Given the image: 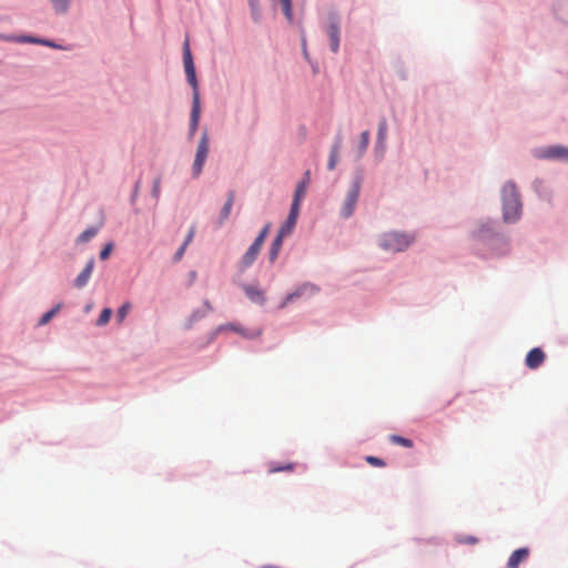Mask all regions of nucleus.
Wrapping results in <instances>:
<instances>
[{
  "mask_svg": "<svg viewBox=\"0 0 568 568\" xmlns=\"http://www.w3.org/2000/svg\"><path fill=\"white\" fill-rule=\"evenodd\" d=\"M457 541L459 544H468V545H475L478 542V539L474 536H459L457 538Z\"/></svg>",
  "mask_w": 568,
  "mask_h": 568,
  "instance_id": "nucleus-33",
  "label": "nucleus"
},
{
  "mask_svg": "<svg viewBox=\"0 0 568 568\" xmlns=\"http://www.w3.org/2000/svg\"><path fill=\"white\" fill-rule=\"evenodd\" d=\"M302 181H307V185L310 184V181H311V172L310 171H306L304 173V178Z\"/></svg>",
  "mask_w": 568,
  "mask_h": 568,
  "instance_id": "nucleus-38",
  "label": "nucleus"
},
{
  "mask_svg": "<svg viewBox=\"0 0 568 568\" xmlns=\"http://www.w3.org/2000/svg\"><path fill=\"white\" fill-rule=\"evenodd\" d=\"M368 143H369V132L364 131L361 134L359 152H358L359 155H363L365 153V151L367 150Z\"/></svg>",
  "mask_w": 568,
  "mask_h": 568,
  "instance_id": "nucleus-28",
  "label": "nucleus"
},
{
  "mask_svg": "<svg viewBox=\"0 0 568 568\" xmlns=\"http://www.w3.org/2000/svg\"><path fill=\"white\" fill-rule=\"evenodd\" d=\"M529 554L530 550L527 547L516 549L508 558L507 568H518L521 562L528 559Z\"/></svg>",
  "mask_w": 568,
  "mask_h": 568,
  "instance_id": "nucleus-9",
  "label": "nucleus"
},
{
  "mask_svg": "<svg viewBox=\"0 0 568 568\" xmlns=\"http://www.w3.org/2000/svg\"><path fill=\"white\" fill-rule=\"evenodd\" d=\"M194 234H195V229L191 227V230L189 231L186 239L182 245L187 246L192 242Z\"/></svg>",
  "mask_w": 568,
  "mask_h": 568,
  "instance_id": "nucleus-36",
  "label": "nucleus"
},
{
  "mask_svg": "<svg viewBox=\"0 0 568 568\" xmlns=\"http://www.w3.org/2000/svg\"><path fill=\"white\" fill-rule=\"evenodd\" d=\"M60 307H61L60 305H57V306H55V307H53L52 310H50V311H48L47 313H44V314L40 317V320H39V322H38V325H39V326H43V325L48 324V323L51 321V318H52V317H53V316L59 312Z\"/></svg>",
  "mask_w": 568,
  "mask_h": 568,
  "instance_id": "nucleus-23",
  "label": "nucleus"
},
{
  "mask_svg": "<svg viewBox=\"0 0 568 568\" xmlns=\"http://www.w3.org/2000/svg\"><path fill=\"white\" fill-rule=\"evenodd\" d=\"M540 156L545 159H559L568 162V148L561 145L550 146L545 149Z\"/></svg>",
  "mask_w": 568,
  "mask_h": 568,
  "instance_id": "nucleus-10",
  "label": "nucleus"
},
{
  "mask_svg": "<svg viewBox=\"0 0 568 568\" xmlns=\"http://www.w3.org/2000/svg\"><path fill=\"white\" fill-rule=\"evenodd\" d=\"M546 355L539 347H535L526 355L525 364L530 369L538 368L545 361Z\"/></svg>",
  "mask_w": 568,
  "mask_h": 568,
  "instance_id": "nucleus-7",
  "label": "nucleus"
},
{
  "mask_svg": "<svg viewBox=\"0 0 568 568\" xmlns=\"http://www.w3.org/2000/svg\"><path fill=\"white\" fill-rule=\"evenodd\" d=\"M296 222L297 221L291 220L290 217H287L285 223L280 227L277 233L283 235L284 237L288 236L292 233V231L294 230Z\"/></svg>",
  "mask_w": 568,
  "mask_h": 568,
  "instance_id": "nucleus-20",
  "label": "nucleus"
},
{
  "mask_svg": "<svg viewBox=\"0 0 568 568\" xmlns=\"http://www.w3.org/2000/svg\"><path fill=\"white\" fill-rule=\"evenodd\" d=\"M386 134H387V122L385 119H382L378 123L377 142H376V149L379 151L381 156H383V153L385 151Z\"/></svg>",
  "mask_w": 568,
  "mask_h": 568,
  "instance_id": "nucleus-16",
  "label": "nucleus"
},
{
  "mask_svg": "<svg viewBox=\"0 0 568 568\" xmlns=\"http://www.w3.org/2000/svg\"><path fill=\"white\" fill-rule=\"evenodd\" d=\"M160 191H161V180L155 179L153 182V187H152V194L155 199H158L160 196Z\"/></svg>",
  "mask_w": 568,
  "mask_h": 568,
  "instance_id": "nucleus-35",
  "label": "nucleus"
},
{
  "mask_svg": "<svg viewBox=\"0 0 568 568\" xmlns=\"http://www.w3.org/2000/svg\"><path fill=\"white\" fill-rule=\"evenodd\" d=\"M234 201H235V191H230L229 195H227V200L221 210L220 217L217 221V224L220 226L223 225L224 222L229 219L232 207H233V204H234Z\"/></svg>",
  "mask_w": 568,
  "mask_h": 568,
  "instance_id": "nucleus-13",
  "label": "nucleus"
},
{
  "mask_svg": "<svg viewBox=\"0 0 568 568\" xmlns=\"http://www.w3.org/2000/svg\"><path fill=\"white\" fill-rule=\"evenodd\" d=\"M245 295L255 304L263 305L265 302L264 292L253 285H244L243 286Z\"/></svg>",
  "mask_w": 568,
  "mask_h": 568,
  "instance_id": "nucleus-12",
  "label": "nucleus"
},
{
  "mask_svg": "<svg viewBox=\"0 0 568 568\" xmlns=\"http://www.w3.org/2000/svg\"><path fill=\"white\" fill-rule=\"evenodd\" d=\"M270 229H271V223H267L261 230V232L258 233L257 237L254 241L257 242L258 244L263 245L265 240H266V237H267V235H268Z\"/></svg>",
  "mask_w": 568,
  "mask_h": 568,
  "instance_id": "nucleus-29",
  "label": "nucleus"
},
{
  "mask_svg": "<svg viewBox=\"0 0 568 568\" xmlns=\"http://www.w3.org/2000/svg\"><path fill=\"white\" fill-rule=\"evenodd\" d=\"M339 148H341L339 142H336V143H334V145L331 149L328 163H327V168L331 171L334 170L337 165L338 156H339Z\"/></svg>",
  "mask_w": 568,
  "mask_h": 568,
  "instance_id": "nucleus-18",
  "label": "nucleus"
},
{
  "mask_svg": "<svg viewBox=\"0 0 568 568\" xmlns=\"http://www.w3.org/2000/svg\"><path fill=\"white\" fill-rule=\"evenodd\" d=\"M111 315H112L111 308H103L98 321H97V325H99V326L106 325L111 318Z\"/></svg>",
  "mask_w": 568,
  "mask_h": 568,
  "instance_id": "nucleus-27",
  "label": "nucleus"
},
{
  "mask_svg": "<svg viewBox=\"0 0 568 568\" xmlns=\"http://www.w3.org/2000/svg\"><path fill=\"white\" fill-rule=\"evenodd\" d=\"M186 246L182 245L174 254V260L180 261L185 252Z\"/></svg>",
  "mask_w": 568,
  "mask_h": 568,
  "instance_id": "nucleus-37",
  "label": "nucleus"
},
{
  "mask_svg": "<svg viewBox=\"0 0 568 568\" xmlns=\"http://www.w3.org/2000/svg\"><path fill=\"white\" fill-rule=\"evenodd\" d=\"M93 268H94V260L91 258L87 263L84 270L77 276V278L74 281V285L78 288H82V287H84L88 284V282H89V280L91 277V274L93 272Z\"/></svg>",
  "mask_w": 568,
  "mask_h": 568,
  "instance_id": "nucleus-11",
  "label": "nucleus"
},
{
  "mask_svg": "<svg viewBox=\"0 0 568 568\" xmlns=\"http://www.w3.org/2000/svg\"><path fill=\"white\" fill-rule=\"evenodd\" d=\"M130 310H131V304L130 303H124L118 310L116 317H118L120 323L126 317V315L129 314Z\"/></svg>",
  "mask_w": 568,
  "mask_h": 568,
  "instance_id": "nucleus-30",
  "label": "nucleus"
},
{
  "mask_svg": "<svg viewBox=\"0 0 568 568\" xmlns=\"http://www.w3.org/2000/svg\"><path fill=\"white\" fill-rule=\"evenodd\" d=\"M207 153H209V135H207V132L204 131L199 141L194 163L192 166V174L194 178H199L200 174L202 173L203 165L205 163Z\"/></svg>",
  "mask_w": 568,
  "mask_h": 568,
  "instance_id": "nucleus-4",
  "label": "nucleus"
},
{
  "mask_svg": "<svg viewBox=\"0 0 568 568\" xmlns=\"http://www.w3.org/2000/svg\"><path fill=\"white\" fill-rule=\"evenodd\" d=\"M294 467H295V465L293 463H286V464H283V465L271 464L270 468H268V471L270 473L293 471Z\"/></svg>",
  "mask_w": 568,
  "mask_h": 568,
  "instance_id": "nucleus-24",
  "label": "nucleus"
},
{
  "mask_svg": "<svg viewBox=\"0 0 568 568\" xmlns=\"http://www.w3.org/2000/svg\"><path fill=\"white\" fill-rule=\"evenodd\" d=\"M219 332H223V331H233L235 333H239L241 334L242 336L246 337V338H255V337H258L261 334H262V331L261 329H257L255 332H245L242 327L235 325V324H224V325H221L219 328H217Z\"/></svg>",
  "mask_w": 568,
  "mask_h": 568,
  "instance_id": "nucleus-15",
  "label": "nucleus"
},
{
  "mask_svg": "<svg viewBox=\"0 0 568 568\" xmlns=\"http://www.w3.org/2000/svg\"><path fill=\"white\" fill-rule=\"evenodd\" d=\"M318 287L311 283H304L298 286L294 292L290 293L284 301L280 304L278 308H285L290 303L302 298V297H311L318 292Z\"/></svg>",
  "mask_w": 568,
  "mask_h": 568,
  "instance_id": "nucleus-6",
  "label": "nucleus"
},
{
  "mask_svg": "<svg viewBox=\"0 0 568 568\" xmlns=\"http://www.w3.org/2000/svg\"><path fill=\"white\" fill-rule=\"evenodd\" d=\"M301 204L302 203L292 202L290 214H288L287 217H290L291 220L297 221V217L300 215Z\"/></svg>",
  "mask_w": 568,
  "mask_h": 568,
  "instance_id": "nucleus-31",
  "label": "nucleus"
},
{
  "mask_svg": "<svg viewBox=\"0 0 568 568\" xmlns=\"http://www.w3.org/2000/svg\"><path fill=\"white\" fill-rule=\"evenodd\" d=\"M366 462L372 465V466H375V467H384L385 466V462L378 457H374V456H367L366 457Z\"/></svg>",
  "mask_w": 568,
  "mask_h": 568,
  "instance_id": "nucleus-32",
  "label": "nucleus"
},
{
  "mask_svg": "<svg viewBox=\"0 0 568 568\" xmlns=\"http://www.w3.org/2000/svg\"><path fill=\"white\" fill-rule=\"evenodd\" d=\"M58 13L67 12L71 0H50Z\"/></svg>",
  "mask_w": 568,
  "mask_h": 568,
  "instance_id": "nucleus-26",
  "label": "nucleus"
},
{
  "mask_svg": "<svg viewBox=\"0 0 568 568\" xmlns=\"http://www.w3.org/2000/svg\"><path fill=\"white\" fill-rule=\"evenodd\" d=\"M98 233V229L95 227H89L84 232H82L78 239H77V242L78 243H87L89 242L92 237H94Z\"/></svg>",
  "mask_w": 568,
  "mask_h": 568,
  "instance_id": "nucleus-22",
  "label": "nucleus"
},
{
  "mask_svg": "<svg viewBox=\"0 0 568 568\" xmlns=\"http://www.w3.org/2000/svg\"><path fill=\"white\" fill-rule=\"evenodd\" d=\"M113 248V245L111 243L106 244L100 252V258L106 260Z\"/></svg>",
  "mask_w": 568,
  "mask_h": 568,
  "instance_id": "nucleus-34",
  "label": "nucleus"
},
{
  "mask_svg": "<svg viewBox=\"0 0 568 568\" xmlns=\"http://www.w3.org/2000/svg\"><path fill=\"white\" fill-rule=\"evenodd\" d=\"M359 191H361V179L357 178L353 181V184H352L351 189L348 190L345 201H344V204L341 209V214L343 217L347 219L353 214L356 203H357V200H358V196H359Z\"/></svg>",
  "mask_w": 568,
  "mask_h": 568,
  "instance_id": "nucleus-5",
  "label": "nucleus"
},
{
  "mask_svg": "<svg viewBox=\"0 0 568 568\" xmlns=\"http://www.w3.org/2000/svg\"><path fill=\"white\" fill-rule=\"evenodd\" d=\"M413 242L414 236L409 234L389 232L381 237L379 245L385 251L396 253L406 250Z\"/></svg>",
  "mask_w": 568,
  "mask_h": 568,
  "instance_id": "nucleus-3",
  "label": "nucleus"
},
{
  "mask_svg": "<svg viewBox=\"0 0 568 568\" xmlns=\"http://www.w3.org/2000/svg\"><path fill=\"white\" fill-rule=\"evenodd\" d=\"M251 6H254L256 3L257 0H248Z\"/></svg>",
  "mask_w": 568,
  "mask_h": 568,
  "instance_id": "nucleus-40",
  "label": "nucleus"
},
{
  "mask_svg": "<svg viewBox=\"0 0 568 568\" xmlns=\"http://www.w3.org/2000/svg\"><path fill=\"white\" fill-rule=\"evenodd\" d=\"M327 36L331 41V49L337 52L339 48V26L337 22H331L327 28Z\"/></svg>",
  "mask_w": 568,
  "mask_h": 568,
  "instance_id": "nucleus-14",
  "label": "nucleus"
},
{
  "mask_svg": "<svg viewBox=\"0 0 568 568\" xmlns=\"http://www.w3.org/2000/svg\"><path fill=\"white\" fill-rule=\"evenodd\" d=\"M262 246L263 245L258 244L255 241L252 243V245L248 247V250L241 258L240 265L242 270L250 267L254 263V261L256 260L257 255L261 252Z\"/></svg>",
  "mask_w": 568,
  "mask_h": 568,
  "instance_id": "nucleus-8",
  "label": "nucleus"
},
{
  "mask_svg": "<svg viewBox=\"0 0 568 568\" xmlns=\"http://www.w3.org/2000/svg\"><path fill=\"white\" fill-rule=\"evenodd\" d=\"M183 63L185 69V74L187 82L193 88V105L191 111V119H190V135L192 136L199 126L200 121V94H199V88H197V80L195 74V67L193 63L192 53L190 50L189 40L186 39L183 45Z\"/></svg>",
  "mask_w": 568,
  "mask_h": 568,
  "instance_id": "nucleus-1",
  "label": "nucleus"
},
{
  "mask_svg": "<svg viewBox=\"0 0 568 568\" xmlns=\"http://www.w3.org/2000/svg\"><path fill=\"white\" fill-rule=\"evenodd\" d=\"M389 440L393 444L400 445V446H404L406 448H412L413 447V442L410 439L402 437L399 435H392L389 437Z\"/></svg>",
  "mask_w": 568,
  "mask_h": 568,
  "instance_id": "nucleus-25",
  "label": "nucleus"
},
{
  "mask_svg": "<svg viewBox=\"0 0 568 568\" xmlns=\"http://www.w3.org/2000/svg\"><path fill=\"white\" fill-rule=\"evenodd\" d=\"M42 42H43L44 44H47V45H52V44H51L50 42H48V41H42Z\"/></svg>",
  "mask_w": 568,
  "mask_h": 568,
  "instance_id": "nucleus-41",
  "label": "nucleus"
},
{
  "mask_svg": "<svg viewBox=\"0 0 568 568\" xmlns=\"http://www.w3.org/2000/svg\"><path fill=\"white\" fill-rule=\"evenodd\" d=\"M307 187H308L307 181L298 182V184L296 185L295 193H294L293 202L302 203V201L304 200V197L306 195Z\"/></svg>",
  "mask_w": 568,
  "mask_h": 568,
  "instance_id": "nucleus-19",
  "label": "nucleus"
},
{
  "mask_svg": "<svg viewBox=\"0 0 568 568\" xmlns=\"http://www.w3.org/2000/svg\"><path fill=\"white\" fill-rule=\"evenodd\" d=\"M283 240H284V236L278 233L276 234L275 239L273 240L270 251H268V260L271 263L275 262V260L277 258V256L281 252L282 245H283Z\"/></svg>",
  "mask_w": 568,
  "mask_h": 568,
  "instance_id": "nucleus-17",
  "label": "nucleus"
},
{
  "mask_svg": "<svg viewBox=\"0 0 568 568\" xmlns=\"http://www.w3.org/2000/svg\"><path fill=\"white\" fill-rule=\"evenodd\" d=\"M27 41H30V42H39L38 40L36 39H32V38H28Z\"/></svg>",
  "mask_w": 568,
  "mask_h": 568,
  "instance_id": "nucleus-39",
  "label": "nucleus"
},
{
  "mask_svg": "<svg viewBox=\"0 0 568 568\" xmlns=\"http://www.w3.org/2000/svg\"><path fill=\"white\" fill-rule=\"evenodd\" d=\"M503 217L505 222H515L520 217L521 203L514 183L508 182L501 190Z\"/></svg>",
  "mask_w": 568,
  "mask_h": 568,
  "instance_id": "nucleus-2",
  "label": "nucleus"
},
{
  "mask_svg": "<svg viewBox=\"0 0 568 568\" xmlns=\"http://www.w3.org/2000/svg\"><path fill=\"white\" fill-rule=\"evenodd\" d=\"M283 13L290 23L293 22L292 0H278Z\"/></svg>",
  "mask_w": 568,
  "mask_h": 568,
  "instance_id": "nucleus-21",
  "label": "nucleus"
}]
</instances>
